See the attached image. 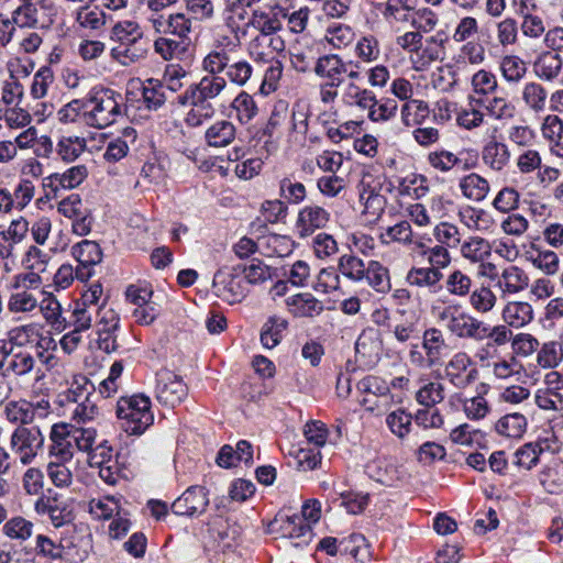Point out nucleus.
Wrapping results in <instances>:
<instances>
[{
  "mask_svg": "<svg viewBox=\"0 0 563 563\" xmlns=\"http://www.w3.org/2000/svg\"><path fill=\"white\" fill-rule=\"evenodd\" d=\"M85 101V123L88 126L106 129L124 114L122 97L112 90L97 91Z\"/></svg>",
  "mask_w": 563,
  "mask_h": 563,
  "instance_id": "obj_1",
  "label": "nucleus"
},
{
  "mask_svg": "<svg viewBox=\"0 0 563 563\" xmlns=\"http://www.w3.org/2000/svg\"><path fill=\"white\" fill-rule=\"evenodd\" d=\"M120 427L129 434H142L154 421L151 400L143 395L123 397L117 405Z\"/></svg>",
  "mask_w": 563,
  "mask_h": 563,
  "instance_id": "obj_2",
  "label": "nucleus"
},
{
  "mask_svg": "<svg viewBox=\"0 0 563 563\" xmlns=\"http://www.w3.org/2000/svg\"><path fill=\"white\" fill-rule=\"evenodd\" d=\"M44 440L38 426H20L10 437V450L21 464L29 465L43 450Z\"/></svg>",
  "mask_w": 563,
  "mask_h": 563,
  "instance_id": "obj_3",
  "label": "nucleus"
},
{
  "mask_svg": "<svg viewBox=\"0 0 563 563\" xmlns=\"http://www.w3.org/2000/svg\"><path fill=\"white\" fill-rule=\"evenodd\" d=\"M439 319L445 321L448 330L459 339L475 341L481 339L484 322L466 311H461L459 306L445 307L439 314Z\"/></svg>",
  "mask_w": 563,
  "mask_h": 563,
  "instance_id": "obj_4",
  "label": "nucleus"
},
{
  "mask_svg": "<svg viewBox=\"0 0 563 563\" xmlns=\"http://www.w3.org/2000/svg\"><path fill=\"white\" fill-rule=\"evenodd\" d=\"M240 268V266L220 268L213 277L214 295L229 305L241 302L247 295V288L239 275Z\"/></svg>",
  "mask_w": 563,
  "mask_h": 563,
  "instance_id": "obj_5",
  "label": "nucleus"
},
{
  "mask_svg": "<svg viewBox=\"0 0 563 563\" xmlns=\"http://www.w3.org/2000/svg\"><path fill=\"white\" fill-rule=\"evenodd\" d=\"M34 347L1 346L0 371L4 377H20L35 367Z\"/></svg>",
  "mask_w": 563,
  "mask_h": 563,
  "instance_id": "obj_6",
  "label": "nucleus"
},
{
  "mask_svg": "<svg viewBox=\"0 0 563 563\" xmlns=\"http://www.w3.org/2000/svg\"><path fill=\"white\" fill-rule=\"evenodd\" d=\"M465 352L455 353L445 366V375L457 388H465L478 377V371Z\"/></svg>",
  "mask_w": 563,
  "mask_h": 563,
  "instance_id": "obj_7",
  "label": "nucleus"
},
{
  "mask_svg": "<svg viewBox=\"0 0 563 563\" xmlns=\"http://www.w3.org/2000/svg\"><path fill=\"white\" fill-rule=\"evenodd\" d=\"M187 396V386L181 378L169 371H163L157 374V399L170 407L180 404Z\"/></svg>",
  "mask_w": 563,
  "mask_h": 563,
  "instance_id": "obj_8",
  "label": "nucleus"
},
{
  "mask_svg": "<svg viewBox=\"0 0 563 563\" xmlns=\"http://www.w3.org/2000/svg\"><path fill=\"white\" fill-rule=\"evenodd\" d=\"M148 47L150 43L143 36V33H135L133 40L130 38L124 44H117L111 51V56L122 66H130L145 59Z\"/></svg>",
  "mask_w": 563,
  "mask_h": 563,
  "instance_id": "obj_9",
  "label": "nucleus"
},
{
  "mask_svg": "<svg viewBox=\"0 0 563 563\" xmlns=\"http://www.w3.org/2000/svg\"><path fill=\"white\" fill-rule=\"evenodd\" d=\"M209 505L208 492L202 486L189 487L172 505V511L178 516H194L205 512Z\"/></svg>",
  "mask_w": 563,
  "mask_h": 563,
  "instance_id": "obj_10",
  "label": "nucleus"
},
{
  "mask_svg": "<svg viewBox=\"0 0 563 563\" xmlns=\"http://www.w3.org/2000/svg\"><path fill=\"white\" fill-rule=\"evenodd\" d=\"M29 232V222L23 217L12 220L9 227L0 232V257H13Z\"/></svg>",
  "mask_w": 563,
  "mask_h": 563,
  "instance_id": "obj_11",
  "label": "nucleus"
},
{
  "mask_svg": "<svg viewBox=\"0 0 563 563\" xmlns=\"http://www.w3.org/2000/svg\"><path fill=\"white\" fill-rule=\"evenodd\" d=\"M178 104L183 107H190L186 115V123L190 126H198L205 120L210 119L214 113V108L210 101L192 97V93L185 91L177 97Z\"/></svg>",
  "mask_w": 563,
  "mask_h": 563,
  "instance_id": "obj_12",
  "label": "nucleus"
},
{
  "mask_svg": "<svg viewBox=\"0 0 563 563\" xmlns=\"http://www.w3.org/2000/svg\"><path fill=\"white\" fill-rule=\"evenodd\" d=\"M490 279H496V288L503 294H517L528 286V276L517 266H508L500 274L486 273Z\"/></svg>",
  "mask_w": 563,
  "mask_h": 563,
  "instance_id": "obj_13",
  "label": "nucleus"
},
{
  "mask_svg": "<svg viewBox=\"0 0 563 563\" xmlns=\"http://www.w3.org/2000/svg\"><path fill=\"white\" fill-rule=\"evenodd\" d=\"M52 444L49 446V456L52 461L69 462L73 459L70 451L71 438L69 437V424L55 423L49 434Z\"/></svg>",
  "mask_w": 563,
  "mask_h": 563,
  "instance_id": "obj_14",
  "label": "nucleus"
},
{
  "mask_svg": "<svg viewBox=\"0 0 563 563\" xmlns=\"http://www.w3.org/2000/svg\"><path fill=\"white\" fill-rule=\"evenodd\" d=\"M347 71L345 64L338 55H325L320 57L314 66V73L328 79L330 86H341L344 82L343 75Z\"/></svg>",
  "mask_w": 563,
  "mask_h": 563,
  "instance_id": "obj_15",
  "label": "nucleus"
},
{
  "mask_svg": "<svg viewBox=\"0 0 563 563\" xmlns=\"http://www.w3.org/2000/svg\"><path fill=\"white\" fill-rule=\"evenodd\" d=\"M12 20L20 26L46 27L52 22L45 14L43 8H37L35 3L25 2L14 10Z\"/></svg>",
  "mask_w": 563,
  "mask_h": 563,
  "instance_id": "obj_16",
  "label": "nucleus"
},
{
  "mask_svg": "<svg viewBox=\"0 0 563 563\" xmlns=\"http://www.w3.org/2000/svg\"><path fill=\"white\" fill-rule=\"evenodd\" d=\"M329 222V213L319 206H307L298 214L297 228L300 235H308L316 229L325 227Z\"/></svg>",
  "mask_w": 563,
  "mask_h": 563,
  "instance_id": "obj_17",
  "label": "nucleus"
},
{
  "mask_svg": "<svg viewBox=\"0 0 563 563\" xmlns=\"http://www.w3.org/2000/svg\"><path fill=\"white\" fill-rule=\"evenodd\" d=\"M283 12V9H271L268 11L265 10H255L252 13L250 19V25L258 31V34L268 36L276 34L279 30H282V21L279 19V13Z\"/></svg>",
  "mask_w": 563,
  "mask_h": 563,
  "instance_id": "obj_18",
  "label": "nucleus"
},
{
  "mask_svg": "<svg viewBox=\"0 0 563 563\" xmlns=\"http://www.w3.org/2000/svg\"><path fill=\"white\" fill-rule=\"evenodd\" d=\"M563 62L554 52H543L533 64L534 74L543 80L553 81L562 71Z\"/></svg>",
  "mask_w": 563,
  "mask_h": 563,
  "instance_id": "obj_19",
  "label": "nucleus"
},
{
  "mask_svg": "<svg viewBox=\"0 0 563 563\" xmlns=\"http://www.w3.org/2000/svg\"><path fill=\"white\" fill-rule=\"evenodd\" d=\"M227 87V81L222 76H205L198 84L190 85L186 91L192 93V97L209 101L217 98Z\"/></svg>",
  "mask_w": 563,
  "mask_h": 563,
  "instance_id": "obj_20",
  "label": "nucleus"
},
{
  "mask_svg": "<svg viewBox=\"0 0 563 563\" xmlns=\"http://www.w3.org/2000/svg\"><path fill=\"white\" fill-rule=\"evenodd\" d=\"M504 321L514 328H522L533 319V309L530 303L510 301L503 309Z\"/></svg>",
  "mask_w": 563,
  "mask_h": 563,
  "instance_id": "obj_21",
  "label": "nucleus"
},
{
  "mask_svg": "<svg viewBox=\"0 0 563 563\" xmlns=\"http://www.w3.org/2000/svg\"><path fill=\"white\" fill-rule=\"evenodd\" d=\"M460 189L463 196L472 201H483L489 190V183L478 174L472 173L464 176L460 181Z\"/></svg>",
  "mask_w": 563,
  "mask_h": 563,
  "instance_id": "obj_22",
  "label": "nucleus"
},
{
  "mask_svg": "<svg viewBox=\"0 0 563 563\" xmlns=\"http://www.w3.org/2000/svg\"><path fill=\"white\" fill-rule=\"evenodd\" d=\"M482 158L484 164L490 169L500 172L508 164L510 153L507 145L492 140L484 146Z\"/></svg>",
  "mask_w": 563,
  "mask_h": 563,
  "instance_id": "obj_23",
  "label": "nucleus"
},
{
  "mask_svg": "<svg viewBox=\"0 0 563 563\" xmlns=\"http://www.w3.org/2000/svg\"><path fill=\"white\" fill-rule=\"evenodd\" d=\"M2 532L8 539L22 544L33 536L34 523L22 516H14L4 522Z\"/></svg>",
  "mask_w": 563,
  "mask_h": 563,
  "instance_id": "obj_24",
  "label": "nucleus"
},
{
  "mask_svg": "<svg viewBox=\"0 0 563 563\" xmlns=\"http://www.w3.org/2000/svg\"><path fill=\"white\" fill-rule=\"evenodd\" d=\"M527 429V419L523 415L515 412L501 417L495 424L498 434L507 438H521Z\"/></svg>",
  "mask_w": 563,
  "mask_h": 563,
  "instance_id": "obj_25",
  "label": "nucleus"
},
{
  "mask_svg": "<svg viewBox=\"0 0 563 563\" xmlns=\"http://www.w3.org/2000/svg\"><path fill=\"white\" fill-rule=\"evenodd\" d=\"M43 295L27 289L12 288L8 308L11 312H31L37 308Z\"/></svg>",
  "mask_w": 563,
  "mask_h": 563,
  "instance_id": "obj_26",
  "label": "nucleus"
},
{
  "mask_svg": "<svg viewBox=\"0 0 563 563\" xmlns=\"http://www.w3.org/2000/svg\"><path fill=\"white\" fill-rule=\"evenodd\" d=\"M422 346L427 353L428 364L431 366L437 363L446 346L442 331L437 328L426 330Z\"/></svg>",
  "mask_w": 563,
  "mask_h": 563,
  "instance_id": "obj_27",
  "label": "nucleus"
},
{
  "mask_svg": "<svg viewBox=\"0 0 563 563\" xmlns=\"http://www.w3.org/2000/svg\"><path fill=\"white\" fill-rule=\"evenodd\" d=\"M288 322L277 316L268 318L261 332V342L266 349L275 347L282 340L283 332L287 329Z\"/></svg>",
  "mask_w": 563,
  "mask_h": 563,
  "instance_id": "obj_28",
  "label": "nucleus"
},
{
  "mask_svg": "<svg viewBox=\"0 0 563 563\" xmlns=\"http://www.w3.org/2000/svg\"><path fill=\"white\" fill-rule=\"evenodd\" d=\"M235 136V128L229 121H219L206 131V140L210 146H227Z\"/></svg>",
  "mask_w": 563,
  "mask_h": 563,
  "instance_id": "obj_29",
  "label": "nucleus"
},
{
  "mask_svg": "<svg viewBox=\"0 0 563 563\" xmlns=\"http://www.w3.org/2000/svg\"><path fill=\"white\" fill-rule=\"evenodd\" d=\"M364 279L378 292H387L390 289L388 269L377 261L368 262Z\"/></svg>",
  "mask_w": 563,
  "mask_h": 563,
  "instance_id": "obj_30",
  "label": "nucleus"
},
{
  "mask_svg": "<svg viewBox=\"0 0 563 563\" xmlns=\"http://www.w3.org/2000/svg\"><path fill=\"white\" fill-rule=\"evenodd\" d=\"M88 177V168L85 165H76L62 174H53L48 177L52 184H56L66 189L78 187Z\"/></svg>",
  "mask_w": 563,
  "mask_h": 563,
  "instance_id": "obj_31",
  "label": "nucleus"
},
{
  "mask_svg": "<svg viewBox=\"0 0 563 563\" xmlns=\"http://www.w3.org/2000/svg\"><path fill=\"white\" fill-rule=\"evenodd\" d=\"M288 305L294 308L295 314L299 317H313L323 310V305L311 294H298L292 296Z\"/></svg>",
  "mask_w": 563,
  "mask_h": 563,
  "instance_id": "obj_32",
  "label": "nucleus"
},
{
  "mask_svg": "<svg viewBox=\"0 0 563 563\" xmlns=\"http://www.w3.org/2000/svg\"><path fill=\"white\" fill-rule=\"evenodd\" d=\"M99 406L95 397L86 396L80 402L74 406L71 419L78 427L95 421L99 417Z\"/></svg>",
  "mask_w": 563,
  "mask_h": 563,
  "instance_id": "obj_33",
  "label": "nucleus"
},
{
  "mask_svg": "<svg viewBox=\"0 0 563 563\" xmlns=\"http://www.w3.org/2000/svg\"><path fill=\"white\" fill-rule=\"evenodd\" d=\"M429 107L421 100H409L401 108V119L405 125L421 124L429 117Z\"/></svg>",
  "mask_w": 563,
  "mask_h": 563,
  "instance_id": "obj_34",
  "label": "nucleus"
},
{
  "mask_svg": "<svg viewBox=\"0 0 563 563\" xmlns=\"http://www.w3.org/2000/svg\"><path fill=\"white\" fill-rule=\"evenodd\" d=\"M73 255L84 266L96 265L101 262L102 252L95 241L84 240L73 247Z\"/></svg>",
  "mask_w": 563,
  "mask_h": 563,
  "instance_id": "obj_35",
  "label": "nucleus"
},
{
  "mask_svg": "<svg viewBox=\"0 0 563 563\" xmlns=\"http://www.w3.org/2000/svg\"><path fill=\"white\" fill-rule=\"evenodd\" d=\"M472 285V278L460 269L451 272L445 279L446 291L460 298H464L471 294Z\"/></svg>",
  "mask_w": 563,
  "mask_h": 563,
  "instance_id": "obj_36",
  "label": "nucleus"
},
{
  "mask_svg": "<svg viewBox=\"0 0 563 563\" xmlns=\"http://www.w3.org/2000/svg\"><path fill=\"white\" fill-rule=\"evenodd\" d=\"M362 406L366 411L376 416L386 413L393 405V396L388 388H385L379 395L375 393H367L361 400Z\"/></svg>",
  "mask_w": 563,
  "mask_h": 563,
  "instance_id": "obj_37",
  "label": "nucleus"
},
{
  "mask_svg": "<svg viewBox=\"0 0 563 563\" xmlns=\"http://www.w3.org/2000/svg\"><path fill=\"white\" fill-rule=\"evenodd\" d=\"M443 277L441 271L432 267L411 268L407 274V282L412 286L433 287Z\"/></svg>",
  "mask_w": 563,
  "mask_h": 563,
  "instance_id": "obj_38",
  "label": "nucleus"
},
{
  "mask_svg": "<svg viewBox=\"0 0 563 563\" xmlns=\"http://www.w3.org/2000/svg\"><path fill=\"white\" fill-rule=\"evenodd\" d=\"M85 150L86 140L84 137L74 136L62 137L57 143L56 152L64 162L70 163L78 158Z\"/></svg>",
  "mask_w": 563,
  "mask_h": 563,
  "instance_id": "obj_39",
  "label": "nucleus"
},
{
  "mask_svg": "<svg viewBox=\"0 0 563 563\" xmlns=\"http://www.w3.org/2000/svg\"><path fill=\"white\" fill-rule=\"evenodd\" d=\"M95 323L98 335L111 334L119 327V316L112 308L101 305L95 312Z\"/></svg>",
  "mask_w": 563,
  "mask_h": 563,
  "instance_id": "obj_40",
  "label": "nucleus"
},
{
  "mask_svg": "<svg viewBox=\"0 0 563 563\" xmlns=\"http://www.w3.org/2000/svg\"><path fill=\"white\" fill-rule=\"evenodd\" d=\"M76 20L80 26L90 30H98L106 23L103 11L92 4H84L77 11Z\"/></svg>",
  "mask_w": 563,
  "mask_h": 563,
  "instance_id": "obj_41",
  "label": "nucleus"
},
{
  "mask_svg": "<svg viewBox=\"0 0 563 563\" xmlns=\"http://www.w3.org/2000/svg\"><path fill=\"white\" fill-rule=\"evenodd\" d=\"M547 96V90L540 84L534 81L525 85L522 90L523 102L534 112H541L544 110Z\"/></svg>",
  "mask_w": 563,
  "mask_h": 563,
  "instance_id": "obj_42",
  "label": "nucleus"
},
{
  "mask_svg": "<svg viewBox=\"0 0 563 563\" xmlns=\"http://www.w3.org/2000/svg\"><path fill=\"white\" fill-rule=\"evenodd\" d=\"M496 302V295L487 286H481L470 294V305L479 313H488L493 310Z\"/></svg>",
  "mask_w": 563,
  "mask_h": 563,
  "instance_id": "obj_43",
  "label": "nucleus"
},
{
  "mask_svg": "<svg viewBox=\"0 0 563 563\" xmlns=\"http://www.w3.org/2000/svg\"><path fill=\"white\" fill-rule=\"evenodd\" d=\"M366 266L361 258L352 254L342 255L339 261L340 272L354 282L364 280Z\"/></svg>",
  "mask_w": 563,
  "mask_h": 563,
  "instance_id": "obj_44",
  "label": "nucleus"
},
{
  "mask_svg": "<svg viewBox=\"0 0 563 563\" xmlns=\"http://www.w3.org/2000/svg\"><path fill=\"white\" fill-rule=\"evenodd\" d=\"M411 415L407 413L404 409L391 411L386 417V424L390 432L399 439H404L409 434L412 424Z\"/></svg>",
  "mask_w": 563,
  "mask_h": 563,
  "instance_id": "obj_45",
  "label": "nucleus"
},
{
  "mask_svg": "<svg viewBox=\"0 0 563 563\" xmlns=\"http://www.w3.org/2000/svg\"><path fill=\"white\" fill-rule=\"evenodd\" d=\"M540 483L550 494L563 493V464L547 467L540 475Z\"/></svg>",
  "mask_w": 563,
  "mask_h": 563,
  "instance_id": "obj_46",
  "label": "nucleus"
},
{
  "mask_svg": "<svg viewBox=\"0 0 563 563\" xmlns=\"http://www.w3.org/2000/svg\"><path fill=\"white\" fill-rule=\"evenodd\" d=\"M490 244L483 238H471L461 246L462 255L472 261L479 262L490 254Z\"/></svg>",
  "mask_w": 563,
  "mask_h": 563,
  "instance_id": "obj_47",
  "label": "nucleus"
},
{
  "mask_svg": "<svg viewBox=\"0 0 563 563\" xmlns=\"http://www.w3.org/2000/svg\"><path fill=\"white\" fill-rule=\"evenodd\" d=\"M389 329L394 338L400 343H410L419 338V329L413 320H395L389 324Z\"/></svg>",
  "mask_w": 563,
  "mask_h": 563,
  "instance_id": "obj_48",
  "label": "nucleus"
},
{
  "mask_svg": "<svg viewBox=\"0 0 563 563\" xmlns=\"http://www.w3.org/2000/svg\"><path fill=\"white\" fill-rule=\"evenodd\" d=\"M416 399L422 406L434 407L444 399V386L439 382H430L417 391Z\"/></svg>",
  "mask_w": 563,
  "mask_h": 563,
  "instance_id": "obj_49",
  "label": "nucleus"
},
{
  "mask_svg": "<svg viewBox=\"0 0 563 563\" xmlns=\"http://www.w3.org/2000/svg\"><path fill=\"white\" fill-rule=\"evenodd\" d=\"M97 431L93 428L76 427L69 424V437L75 443L76 449L86 452L87 454L92 450L96 441Z\"/></svg>",
  "mask_w": 563,
  "mask_h": 563,
  "instance_id": "obj_50",
  "label": "nucleus"
},
{
  "mask_svg": "<svg viewBox=\"0 0 563 563\" xmlns=\"http://www.w3.org/2000/svg\"><path fill=\"white\" fill-rule=\"evenodd\" d=\"M233 109L241 123L250 122L257 113L254 99L246 92H241L232 102Z\"/></svg>",
  "mask_w": 563,
  "mask_h": 563,
  "instance_id": "obj_51",
  "label": "nucleus"
},
{
  "mask_svg": "<svg viewBox=\"0 0 563 563\" xmlns=\"http://www.w3.org/2000/svg\"><path fill=\"white\" fill-rule=\"evenodd\" d=\"M563 358V349L554 342L545 343L538 352L537 362L543 368H554Z\"/></svg>",
  "mask_w": 563,
  "mask_h": 563,
  "instance_id": "obj_52",
  "label": "nucleus"
},
{
  "mask_svg": "<svg viewBox=\"0 0 563 563\" xmlns=\"http://www.w3.org/2000/svg\"><path fill=\"white\" fill-rule=\"evenodd\" d=\"M4 416L10 422L25 426L32 421L31 404L10 401L4 407Z\"/></svg>",
  "mask_w": 563,
  "mask_h": 563,
  "instance_id": "obj_53",
  "label": "nucleus"
},
{
  "mask_svg": "<svg viewBox=\"0 0 563 563\" xmlns=\"http://www.w3.org/2000/svg\"><path fill=\"white\" fill-rule=\"evenodd\" d=\"M51 255L40 247L32 245L25 253L23 264L29 271H36L40 273H46Z\"/></svg>",
  "mask_w": 563,
  "mask_h": 563,
  "instance_id": "obj_54",
  "label": "nucleus"
},
{
  "mask_svg": "<svg viewBox=\"0 0 563 563\" xmlns=\"http://www.w3.org/2000/svg\"><path fill=\"white\" fill-rule=\"evenodd\" d=\"M500 69L506 80L514 82L519 81L527 71L525 62L514 55L505 56L501 59Z\"/></svg>",
  "mask_w": 563,
  "mask_h": 563,
  "instance_id": "obj_55",
  "label": "nucleus"
},
{
  "mask_svg": "<svg viewBox=\"0 0 563 563\" xmlns=\"http://www.w3.org/2000/svg\"><path fill=\"white\" fill-rule=\"evenodd\" d=\"M22 487L26 495L40 496L44 489V474L41 470L30 467L22 476Z\"/></svg>",
  "mask_w": 563,
  "mask_h": 563,
  "instance_id": "obj_56",
  "label": "nucleus"
},
{
  "mask_svg": "<svg viewBox=\"0 0 563 563\" xmlns=\"http://www.w3.org/2000/svg\"><path fill=\"white\" fill-rule=\"evenodd\" d=\"M441 54L440 45L432 37L427 41L426 46L419 51V55H411L410 59L415 64L416 69H421L429 65L430 63L439 59Z\"/></svg>",
  "mask_w": 563,
  "mask_h": 563,
  "instance_id": "obj_57",
  "label": "nucleus"
},
{
  "mask_svg": "<svg viewBox=\"0 0 563 563\" xmlns=\"http://www.w3.org/2000/svg\"><path fill=\"white\" fill-rule=\"evenodd\" d=\"M143 98L147 108H159L166 100L163 91V85L156 79H148L146 85L143 87Z\"/></svg>",
  "mask_w": 563,
  "mask_h": 563,
  "instance_id": "obj_58",
  "label": "nucleus"
},
{
  "mask_svg": "<svg viewBox=\"0 0 563 563\" xmlns=\"http://www.w3.org/2000/svg\"><path fill=\"white\" fill-rule=\"evenodd\" d=\"M542 448L538 443H528L517 450L515 463L526 470L532 468L539 461Z\"/></svg>",
  "mask_w": 563,
  "mask_h": 563,
  "instance_id": "obj_59",
  "label": "nucleus"
},
{
  "mask_svg": "<svg viewBox=\"0 0 563 563\" xmlns=\"http://www.w3.org/2000/svg\"><path fill=\"white\" fill-rule=\"evenodd\" d=\"M66 463L51 461L47 465L48 477L57 487H68L73 482V474Z\"/></svg>",
  "mask_w": 563,
  "mask_h": 563,
  "instance_id": "obj_60",
  "label": "nucleus"
},
{
  "mask_svg": "<svg viewBox=\"0 0 563 563\" xmlns=\"http://www.w3.org/2000/svg\"><path fill=\"white\" fill-rule=\"evenodd\" d=\"M356 56L364 63L375 62L379 56L378 41L374 36H363L355 46Z\"/></svg>",
  "mask_w": 563,
  "mask_h": 563,
  "instance_id": "obj_61",
  "label": "nucleus"
},
{
  "mask_svg": "<svg viewBox=\"0 0 563 563\" xmlns=\"http://www.w3.org/2000/svg\"><path fill=\"white\" fill-rule=\"evenodd\" d=\"M57 210L60 214L71 220L75 218H82V214L89 211L84 206L80 197L76 194H73L59 201Z\"/></svg>",
  "mask_w": 563,
  "mask_h": 563,
  "instance_id": "obj_62",
  "label": "nucleus"
},
{
  "mask_svg": "<svg viewBox=\"0 0 563 563\" xmlns=\"http://www.w3.org/2000/svg\"><path fill=\"white\" fill-rule=\"evenodd\" d=\"M154 49L165 60H169L181 54L185 47L183 42L161 36L155 40Z\"/></svg>",
  "mask_w": 563,
  "mask_h": 563,
  "instance_id": "obj_63",
  "label": "nucleus"
},
{
  "mask_svg": "<svg viewBox=\"0 0 563 563\" xmlns=\"http://www.w3.org/2000/svg\"><path fill=\"white\" fill-rule=\"evenodd\" d=\"M2 110L3 119L11 129H21L31 122L30 113L18 104L13 107H2Z\"/></svg>",
  "mask_w": 563,
  "mask_h": 563,
  "instance_id": "obj_64",
  "label": "nucleus"
}]
</instances>
